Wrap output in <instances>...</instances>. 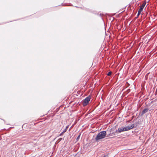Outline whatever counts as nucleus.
Wrapping results in <instances>:
<instances>
[{
    "instance_id": "obj_1",
    "label": "nucleus",
    "mask_w": 157,
    "mask_h": 157,
    "mask_svg": "<svg viewBox=\"0 0 157 157\" xmlns=\"http://www.w3.org/2000/svg\"><path fill=\"white\" fill-rule=\"evenodd\" d=\"M107 135L106 132L105 131H102L99 132L95 138V140L97 142H98L101 139H104L106 137Z\"/></svg>"
},
{
    "instance_id": "obj_2",
    "label": "nucleus",
    "mask_w": 157,
    "mask_h": 157,
    "mask_svg": "<svg viewBox=\"0 0 157 157\" xmlns=\"http://www.w3.org/2000/svg\"><path fill=\"white\" fill-rule=\"evenodd\" d=\"M91 99V96L90 95L87 97L82 101V105L83 107L86 106L89 103Z\"/></svg>"
},
{
    "instance_id": "obj_3",
    "label": "nucleus",
    "mask_w": 157,
    "mask_h": 157,
    "mask_svg": "<svg viewBox=\"0 0 157 157\" xmlns=\"http://www.w3.org/2000/svg\"><path fill=\"white\" fill-rule=\"evenodd\" d=\"M146 2H144V3L140 6V8L139 9V10L138 11V13H137V16L136 17V18H138L139 16L141 14L142 11L143 10V9L144 7L146 4Z\"/></svg>"
},
{
    "instance_id": "obj_4",
    "label": "nucleus",
    "mask_w": 157,
    "mask_h": 157,
    "mask_svg": "<svg viewBox=\"0 0 157 157\" xmlns=\"http://www.w3.org/2000/svg\"><path fill=\"white\" fill-rule=\"evenodd\" d=\"M128 130H129L128 128V126H127L124 127H122L120 128H119L117 130V131L118 132V133H120L122 132H124Z\"/></svg>"
},
{
    "instance_id": "obj_5",
    "label": "nucleus",
    "mask_w": 157,
    "mask_h": 157,
    "mask_svg": "<svg viewBox=\"0 0 157 157\" xmlns=\"http://www.w3.org/2000/svg\"><path fill=\"white\" fill-rule=\"evenodd\" d=\"M139 122H136V123L132 124L130 126H128L129 130H130L133 128H136Z\"/></svg>"
},
{
    "instance_id": "obj_6",
    "label": "nucleus",
    "mask_w": 157,
    "mask_h": 157,
    "mask_svg": "<svg viewBox=\"0 0 157 157\" xmlns=\"http://www.w3.org/2000/svg\"><path fill=\"white\" fill-rule=\"evenodd\" d=\"M149 109L148 108H145L144 109L141 113H140V114L141 116H142L143 115L148 112Z\"/></svg>"
},
{
    "instance_id": "obj_7",
    "label": "nucleus",
    "mask_w": 157,
    "mask_h": 157,
    "mask_svg": "<svg viewBox=\"0 0 157 157\" xmlns=\"http://www.w3.org/2000/svg\"><path fill=\"white\" fill-rule=\"evenodd\" d=\"M69 125L67 126L63 130V131L59 134V136H62L67 130L68 128Z\"/></svg>"
},
{
    "instance_id": "obj_8",
    "label": "nucleus",
    "mask_w": 157,
    "mask_h": 157,
    "mask_svg": "<svg viewBox=\"0 0 157 157\" xmlns=\"http://www.w3.org/2000/svg\"><path fill=\"white\" fill-rule=\"evenodd\" d=\"M117 133H118V132L117 131V130H116L114 132H112L111 133V135H114L116 136L117 135Z\"/></svg>"
},
{
    "instance_id": "obj_9",
    "label": "nucleus",
    "mask_w": 157,
    "mask_h": 157,
    "mask_svg": "<svg viewBox=\"0 0 157 157\" xmlns=\"http://www.w3.org/2000/svg\"><path fill=\"white\" fill-rule=\"evenodd\" d=\"M80 135H81V133H80V134L78 135V137H77V138H76V140L77 141H78L79 140L80 136Z\"/></svg>"
},
{
    "instance_id": "obj_10",
    "label": "nucleus",
    "mask_w": 157,
    "mask_h": 157,
    "mask_svg": "<svg viewBox=\"0 0 157 157\" xmlns=\"http://www.w3.org/2000/svg\"><path fill=\"white\" fill-rule=\"evenodd\" d=\"M112 73V72L111 71H110L108 72V73L107 74V75L108 76H110L111 75Z\"/></svg>"
},
{
    "instance_id": "obj_11",
    "label": "nucleus",
    "mask_w": 157,
    "mask_h": 157,
    "mask_svg": "<svg viewBox=\"0 0 157 157\" xmlns=\"http://www.w3.org/2000/svg\"><path fill=\"white\" fill-rule=\"evenodd\" d=\"M110 136H112V135H111V133H110L109 134H108L107 136H106V137H109Z\"/></svg>"
},
{
    "instance_id": "obj_12",
    "label": "nucleus",
    "mask_w": 157,
    "mask_h": 157,
    "mask_svg": "<svg viewBox=\"0 0 157 157\" xmlns=\"http://www.w3.org/2000/svg\"><path fill=\"white\" fill-rule=\"evenodd\" d=\"M130 91V89H128L127 91V94Z\"/></svg>"
},
{
    "instance_id": "obj_13",
    "label": "nucleus",
    "mask_w": 157,
    "mask_h": 157,
    "mask_svg": "<svg viewBox=\"0 0 157 157\" xmlns=\"http://www.w3.org/2000/svg\"><path fill=\"white\" fill-rule=\"evenodd\" d=\"M108 155H104L103 157H108Z\"/></svg>"
},
{
    "instance_id": "obj_14",
    "label": "nucleus",
    "mask_w": 157,
    "mask_h": 157,
    "mask_svg": "<svg viewBox=\"0 0 157 157\" xmlns=\"http://www.w3.org/2000/svg\"><path fill=\"white\" fill-rule=\"evenodd\" d=\"M102 15L101 14V13L100 14V16H101V17Z\"/></svg>"
},
{
    "instance_id": "obj_15",
    "label": "nucleus",
    "mask_w": 157,
    "mask_h": 157,
    "mask_svg": "<svg viewBox=\"0 0 157 157\" xmlns=\"http://www.w3.org/2000/svg\"><path fill=\"white\" fill-rule=\"evenodd\" d=\"M126 83H128V84L129 85V83L128 82H127Z\"/></svg>"
},
{
    "instance_id": "obj_16",
    "label": "nucleus",
    "mask_w": 157,
    "mask_h": 157,
    "mask_svg": "<svg viewBox=\"0 0 157 157\" xmlns=\"http://www.w3.org/2000/svg\"><path fill=\"white\" fill-rule=\"evenodd\" d=\"M75 7H78H78H77V6H76Z\"/></svg>"
}]
</instances>
